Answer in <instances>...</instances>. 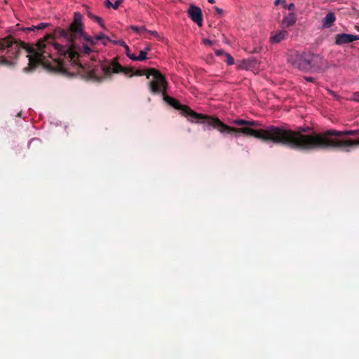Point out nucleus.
Returning a JSON list of instances; mask_svg holds the SVG:
<instances>
[{
  "label": "nucleus",
  "mask_w": 359,
  "mask_h": 359,
  "mask_svg": "<svg viewBox=\"0 0 359 359\" xmlns=\"http://www.w3.org/2000/svg\"><path fill=\"white\" fill-rule=\"evenodd\" d=\"M83 28L82 15L75 12L73 21L67 29L56 27L53 33L39 39L34 46L17 41L11 36L1 39L0 65H13L21 50H25L28 53L27 57L29 60L28 67L25 68V72L33 71L39 65H42L50 72L71 76L74 73H70L60 59L53 58L51 51L55 49L60 57L68 59L77 74V65H85L79 60L80 53L76 49L74 41L76 38H83L86 41L93 42L90 36L85 34Z\"/></svg>",
  "instance_id": "f257e3e1"
},
{
  "label": "nucleus",
  "mask_w": 359,
  "mask_h": 359,
  "mask_svg": "<svg viewBox=\"0 0 359 359\" xmlns=\"http://www.w3.org/2000/svg\"><path fill=\"white\" fill-rule=\"evenodd\" d=\"M309 130V127H299L297 130H293L283 127L269 126L264 129L257 130L248 128H236L235 133H242L263 142L284 145L299 151L326 150V147L331 143L327 139L326 130L322 133H306Z\"/></svg>",
  "instance_id": "f03ea898"
},
{
  "label": "nucleus",
  "mask_w": 359,
  "mask_h": 359,
  "mask_svg": "<svg viewBox=\"0 0 359 359\" xmlns=\"http://www.w3.org/2000/svg\"><path fill=\"white\" fill-rule=\"evenodd\" d=\"M132 72V68L123 67L116 60L104 65H95L93 63L85 65V66L77 65V74L82 78L99 83L111 79L112 74L123 72L125 74H128Z\"/></svg>",
  "instance_id": "7ed1b4c3"
},
{
  "label": "nucleus",
  "mask_w": 359,
  "mask_h": 359,
  "mask_svg": "<svg viewBox=\"0 0 359 359\" xmlns=\"http://www.w3.org/2000/svg\"><path fill=\"white\" fill-rule=\"evenodd\" d=\"M163 100L173 108L180 110L182 114L190 118V121L196 120L197 123H208L222 133H235L236 128H231L222 122L218 118L198 114L193 111L190 107L182 104L176 99L163 93Z\"/></svg>",
  "instance_id": "20e7f679"
},
{
  "label": "nucleus",
  "mask_w": 359,
  "mask_h": 359,
  "mask_svg": "<svg viewBox=\"0 0 359 359\" xmlns=\"http://www.w3.org/2000/svg\"><path fill=\"white\" fill-rule=\"evenodd\" d=\"M359 134V130H337L329 129L326 130L327 139L331 142L326 147V150L339 149L346 152H350L352 149L359 147V137L356 139L343 138L344 136H356Z\"/></svg>",
  "instance_id": "39448f33"
},
{
  "label": "nucleus",
  "mask_w": 359,
  "mask_h": 359,
  "mask_svg": "<svg viewBox=\"0 0 359 359\" xmlns=\"http://www.w3.org/2000/svg\"><path fill=\"white\" fill-rule=\"evenodd\" d=\"M152 76V80L149 83V90L151 93L159 94L165 93L167 81L163 74L157 69L151 68L149 74H147L148 79Z\"/></svg>",
  "instance_id": "423d86ee"
},
{
  "label": "nucleus",
  "mask_w": 359,
  "mask_h": 359,
  "mask_svg": "<svg viewBox=\"0 0 359 359\" xmlns=\"http://www.w3.org/2000/svg\"><path fill=\"white\" fill-rule=\"evenodd\" d=\"M289 62L294 67L301 71L308 72L311 70L309 53H303L300 55H291Z\"/></svg>",
  "instance_id": "0eeeda50"
},
{
  "label": "nucleus",
  "mask_w": 359,
  "mask_h": 359,
  "mask_svg": "<svg viewBox=\"0 0 359 359\" xmlns=\"http://www.w3.org/2000/svg\"><path fill=\"white\" fill-rule=\"evenodd\" d=\"M309 62L311 70L318 72L325 67L326 61L320 55L309 53Z\"/></svg>",
  "instance_id": "6e6552de"
},
{
  "label": "nucleus",
  "mask_w": 359,
  "mask_h": 359,
  "mask_svg": "<svg viewBox=\"0 0 359 359\" xmlns=\"http://www.w3.org/2000/svg\"><path fill=\"white\" fill-rule=\"evenodd\" d=\"M188 15L189 17L198 25H202V12L200 8L191 5L188 10Z\"/></svg>",
  "instance_id": "1a4fd4ad"
},
{
  "label": "nucleus",
  "mask_w": 359,
  "mask_h": 359,
  "mask_svg": "<svg viewBox=\"0 0 359 359\" xmlns=\"http://www.w3.org/2000/svg\"><path fill=\"white\" fill-rule=\"evenodd\" d=\"M356 40H359V36L357 35L343 33L335 36V43L339 46L347 44Z\"/></svg>",
  "instance_id": "9d476101"
},
{
  "label": "nucleus",
  "mask_w": 359,
  "mask_h": 359,
  "mask_svg": "<svg viewBox=\"0 0 359 359\" xmlns=\"http://www.w3.org/2000/svg\"><path fill=\"white\" fill-rule=\"evenodd\" d=\"M232 123H233L236 126H242L240 128H248L252 129V128H250V127L257 128V127H260L262 126V123L259 121H247V120L240 119V118L233 120L232 121ZM232 128H234L233 127H232ZM252 130H254V129L252 128Z\"/></svg>",
  "instance_id": "9b49d317"
},
{
  "label": "nucleus",
  "mask_w": 359,
  "mask_h": 359,
  "mask_svg": "<svg viewBox=\"0 0 359 359\" xmlns=\"http://www.w3.org/2000/svg\"><path fill=\"white\" fill-rule=\"evenodd\" d=\"M288 36V32L286 30H281L276 32H272L270 37V41L273 43H278L285 40Z\"/></svg>",
  "instance_id": "f8f14e48"
},
{
  "label": "nucleus",
  "mask_w": 359,
  "mask_h": 359,
  "mask_svg": "<svg viewBox=\"0 0 359 359\" xmlns=\"http://www.w3.org/2000/svg\"><path fill=\"white\" fill-rule=\"evenodd\" d=\"M297 18L294 13H290L287 16H285L281 22V26L283 28L290 27L296 22Z\"/></svg>",
  "instance_id": "ddd939ff"
},
{
  "label": "nucleus",
  "mask_w": 359,
  "mask_h": 359,
  "mask_svg": "<svg viewBox=\"0 0 359 359\" xmlns=\"http://www.w3.org/2000/svg\"><path fill=\"white\" fill-rule=\"evenodd\" d=\"M336 20L335 15L334 13H328L323 20V26L324 27H330Z\"/></svg>",
  "instance_id": "4468645a"
},
{
  "label": "nucleus",
  "mask_w": 359,
  "mask_h": 359,
  "mask_svg": "<svg viewBox=\"0 0 359 359\" xmlns=\"http://www.w3.org/2000/svg\"><path fill=\"white\" fill-rule=\"evenodd\" d=\"M130 29L136 33L140 34V36H142V37L150 39V37L148 35H146L147 29L145 28V27H137L135 25H131Z\"/></svg>",
  "instance_id": "2eb2a0df"
},
{
  "label": "nucleus",
  "mask_w": 359,
  "mask_h": 359,
  "mask_svg": "<svg viewBox=\"0 0 359 359\" xmlns=\"http://www.w3.org/2000/svg\"><path fill=\"white\" fill-rule=\"evenodd\" d=\"M86 9L87 15L91 20L96 21L102 28L105 29L104 25L102 23V18L100 17L93 15L90 12V11L89 10V8L88 6H86Z\"/></svg>",
  "instance_id": "dca6fc26"
},
{
  "label": "nucleus",
  "mask_w": 359,
  "mask_h": 359,
  "mask_svg": "<svg viewBox=\"0 0 359 359\" xmlns=\"http://www.w3.org/2000/svg\"><path fill=\"white\" fill-rule=\"evenodd\" d=\"M147 52L146 50H140V55L138 56H132L130 57V60L133 61H143L147 59Z\"/></svg>",
  "instance_id": "f3484780"
},
{
  "label": "nucleus",
  "mask_w": 359,
  "mask_h": 359,
  "mask_svg": "<svg viewBox=\"0 0 359 359\" xmlns=\"http://www.w3.org/2000/svg\"><path fill=\"white\" fill-rule=\"evenodd\" d=\"M48 23L41 22L39 25H37L36 26H32V27H27L26 29V30L28 31V32L34 31L36 29L40 30V29H45V28L48 27Z\"/></svg>",
  "instance_id": "a211bd4d"
},
{
  "label": "nucleus",
  "mask_w": 359,
  "mask_h": 359,
  "mask_svg": "<svg viewBox=\"0 0 359 359\" xmlns=\"http://www.w3.org/2000/svg\"><path fill=\"white\" fill-rule=\"evenodd\" d=\"M92 40L93 42H90L89 41L91 44H95V41H99V40H102V39H107V41H109V38L103 33H100L99 34H97L94 37V39H93L91 37H90Z\"/></svg>",
  "instance_id": "6ab92c4d"
},
{
  "label": "nucleus",
  "mask_w": 359,
  "mask_h": 359,
  "mask_svg": "<svg viewBox=\"0 0 359 359\" xmlns=\"http://www.w3.org/2000/svg\"><path fill=\"white\" fill-rule=\"evenodd\" d=\"M79 50L85 55H89L92 51L91 48L87 44L85 43L82 45Z\"/></svg>",
  "instance_id": "aec40b11"
},
{
  "label": "nucleus",
  "mask_w": 359,
  "mask_h": 359,
  "mask_svg": "<svg viewBox=\"0 0 359 359\" xmlns=\"http://www.w3.org/2000/svg\"><path fill=\"white\" fill-rule=\"evenodd\" d=\"M255 62V60H244L242 62V64L241 65V67L243 69H248L250 66H252V64Z\"/></svg>",
  "instance_id": "412c9836"
},
{
  "label": "nucleus",
  "mask_w": 359,
  "mask_h": 359,
  "mask_svg": "<svg viewBox=\"0 0 359 359\" xmlns=\"http://www.w3.org/2000/svg\"><path fill=\"white\" fill-rule=\"evenodd\" d=\"M225 57H226V60H225V62H226V64L228 65H233L234 63V59L233 58V57L229 54V53H225Z\"/></svg>",
  "instance_id": "4be33fe9"
},
{
  "label": "nucleus",
  "mask_w": 359,
  "mask_h": 359,
  "mask_svg": "<svg viewBox=\"0 0 359 359\" xmlns=\"http://www.w3.org/2000/svg\"><path fill=\"white\" fill-rule=\"evenodd\" d=\"M150 69H143V70H137L135 73V75H137V76H143V75H146L149 74V70Z\"/></svg>",
  "instance_id": "5701e85b"
},
{
  "label": "nucleus",
  "mask_w": 359,
  "mask_h": 359,
  "mask_svg": "<svg viewBox=\"0 0 359 359\" xmlns=\"http://www.w3.org/2000/svg\"><path fill=\"white\" fill-rule=\"evenodd\" d=\"M126 55L130 59V57L135 56V54L130 53V48L128 45L124 47Z\"/></svg>",
  "instance_id": "b1692460"
},
{
  "label": "nucleus",
  "mask_w": 359,
  "mask_h": 359,
  "mask_svg": "<svg viewBox=\"0 0 359 359\" xmlns=\"http://www.w3.org/2000/svg\"><path fill=\"white\" fill-rule=\"evenodd\" d=\"M327 93L329 95H332V97H334L336 100H340V96L337 95V93L332 90H330V89H327Z\"/></svg>",
  "instance_id": "393cba45"
},
{
  "label": "nucleus",
  "mask_w": 359,
  "mask_h": 359,
  "mask_svg": "<svg viewBox=\"0 0 359 359\" xmlns=\"http://www.w3.org/2000/svg\"><path fill=\"white\" fill-rule=\"evenodd\" d=\"M123 1V0H116V1L114 2V4H113V5H111V7L116 10L118 9V8L119 7V6L121 4V3Z\"/></svg>",
  "instance_id": "a878e982"
},
{
  "label": "nucleus",
  "mask_w": 359,
  "mask_h": 359,
  "mask_svg": "<svg viewBox=\"0 0 359 359\" xmlns=\"http://www.w3.org/2000/svg\"><path fill=\"white\" fill-rule=\"evenodd\" d=\"M147 34H150L156 38H159V34L156 31L147 30V32H146V35H147Z\"/></svg>",
  "instance_id": "bb28decb"
},
{
  "label": "nucleus",
  "mask_w": 359,
  "mask_h": 359,
  "mask_svg": "<svg viewBox=\"0 0 359 359\" xmlns=\"http://www.w3.org/2000/svg\"><path fill=\"white\" fill-rule=\"evenodd\" d=\"M215 53L217 56L225 55V52L222 49H217L215 50Z\"/></svg>",
  "instance_id": "cd10ccee"
},
{
  "label": "nucleus",
  "mask_w": 359,
  "mask_h": 359,
  "mask_svg": "<svg viewBox=\"0 0 359 359\" xmlns=\"http://www.w3.org/2000/svg\"><path fill=\"white\" fill-rule=\"evenodd\" d=\"M284 7L287 8L289 11H292L294 9V4L293 3L290 4L288 6H286L285 4H284Z\"/></svg>",
  "instance_id": "c85d7f7f"
},
{
  "label": "nucleus",
  "mask_w": 359,
  "mask_h": 359,
  "mask_svg": "<svg viewBox=\"0 0 359 359\" xmlns=\"http://www.w3.org/2000/svg\"><path fill=\"white\" fill-rule=\"evenodd\" d=\"M114 43L123 46V48L126 46V43L123 40L116 41Z\"/></svg>",
  "instance_id": "c756f323"
},
{
  "label": "nucleus",
  "mask_w": 359,
  "mask_h": 359,
  "mask_svg": "<svg viewBox=\"0 0 359 359\" xmlns=\"http://www.w3.org/2000/svg\"><path fill=\"white\" fill-rule=\"evenodd\" d=\"M352 100L356 102H359V92L355 93L353 95Z\"/></svg>",
  "instance_id": "7c9ffc66"
},
{
  "label": "nucleus",
  "mask_w": 359,
  "mask_h": 359,
  "mask_svg": "<svg viewBox=\"0 0 359 359\" xmlns=\"http://www.w3.org/2000/svg\"><path fill=\"white\" fill-rule=\"evenodd\" d=\"M203 43L205 44V45H207V46H211L212 44V41H210V39H203Z\"/></svg>",
  "instance_id": "2f4dec72"
},
{
  "label": "nucleus",
  "mask_w": 359,
  "mask_h": 359,
  "mask_svg": "<svg viewBox=\"0 0 359 359\" xmlns=\"http://www.w3.org/2000/svg\"><path fill=\"white\" fill-rule=\"evenodd\" d=\"M285 2H286V1H285V0H275V1H274V4H275L276 6H278L279 4H285Z\"/></svg>",
  "instance_id": "473e14b6"
},
{
  "label": "nucleus",
  "mask_w": 359,
  "mask_h": 359,
  "mask_svg": "<svg viewBox=\"0 0 359 359\" xmlns=\"http://www.w3.org/2000/svg\"><path fill=\"white\" fill-rule=\"evenodd\" d=\"M304 79L309 82H314L315 79L310 76H305Z\"/></svg>",
  "instance_id": "72a5a7b5"
},
{
  "label": "nucleus",
  "mask_w": 359,
  "mask_h": 359,
  "mask_svg": "<svg viewBox=\"0 0 359 359\" xmlns=\"http://www.w3.org/2000/svg\"><path fill=\"white\" fill-rule=\"evenodd\" d=\"M111 5H113V4H111L109 0H106V1H105L106 7L110 8L111 6Z\"/></svg>",
  "instance_id": "f704fd0d"
},
{
  "label": "nucleus",
  "mask_w": 359,
  "mask_h": 359,
  "mask_svg": "<svg viewBox=\"0 0 359 359\" xmlns=\"http://www.w3.org/2000/svg\"><path fill=\"white\" fill-rule=\"evenodd\" d=\"M216 12L218 13V14H222L223 13V10L222 8H219L218 7H215V8Z\"/></svg>",
  "instance_id": "c9c22d12"
},
{
  "label": "nucleus",
  "mask_w": 359,
  "mask_h": 359,
  "mask_svg": "<svg viewBox=\"0 0 359 359\" xmlns=\"http://www.w3.org/2000/svg\"><path fill=\"white\" fill-rule=\"evenodd\" d=\"M151 50V47L149 46H147L144 48V49L143 50H146V52L147 53L148 51H149Z\"/></svg>",
  "instance_id": "e433bc0d"
},
{
  "label": "nucleus",
  "mask_w": 359,
  "mask_h": 359,
  "mask_svg": "<svg viewBox=\"0 0 359 359\" xmlns=\"http://www.w3.org/2000/svg\"><path fill=\"white\" fill-rule=\"evenodd\" d=\"M355 29L357 31H358V32H359V23H358V24H356V25H355Z\"/></svg>",
  "instance_id": "4c0bfd02"
},
{
  "label": "nucleus",
  "mask_w": 359,
  "mask_h": 359,
  "mask_svg": "<svg viewBox=\"0 0 359 359\" xmlns=\"http://www.w3.org/2000/svg\"><path fill=\"white\" fill-rule=\"evenodd\" d=\"M258 52H259V50H258V48H255V49L252 51V53H258Z\"/></svg>",
  "instance_id": "58836bf2"
},
{
  "label": "nucleus",
  "mask_w": 359,
  "mask_h": 359,
  "mask_svg": "<svg viewBox=\"0 0 359 359\" xmlns=\"http://www.w3.org/2000/svg\"><path fill=\"white\" fill-rule=\"evenodd\" d=\"M208 1L210 3V4H214L215 1V0H208Z\"/></svg>",
  "instance_id": "ea45409f"
}]
</instances>
